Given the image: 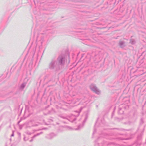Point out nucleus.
I'll return each mask as SVG.
<instances>
[{"label": "nucleus", "instance_id": "obj_5", "mask_svg": "<svg viewBox=\"0 0 146 146\" xmlns=\"http://www.w3.org/2000/svg\"><path fill=\"white\" fill-rule=\"evenodd\" d=\"M128 108V106L127 105L125 106L124 105H121L119 106L118 111L119 113L120 114H123L124 112V110Z\"/></svg>", "mask_w": 146, "mask_h": 146}, {"label": "nucleus", "instance_id": "obj_2", "mask_svg": "<svg viewBox=\"0 0 146 146\" xmlns=\"http://www.w3.org/2000/svg\"><path fill=\"white\" fill-rule=\"evenodd\" d=\"M83 108L82 107L80 108V110L79 111H75V112L76 114H75L74 115H72L70 117V119H67L68 120H69L70 121L73 122L76 120V118L75 117V116H78L79 115L80 113L82 111V110L83 109Z\"/></svg>", "mask_w": 146, "mask_h": 146}, {"label": "nucleus", "instance_id": "obj_7", "mask_svg": "<svg viewBox=\"0 0 146 146\" xmlns=\"http://www.w3.org/2000/svg\"><path fill=\"white\" fill-rule=\"evenodd\" d=\"M55 136L56 135L52 133L47 135L46 137L48 139H51Z\"/></svg>", "mask_w": 146, "mask_h": 146}, {"label": "nucleus", "instance_id": "obj_15", "mask_svg": "<svg viewBox=\"0 0 146 146\" xmlns=\"http://www.w3.org/2000/svg\"><path fill=\"white\" fill-rule=\"evenodd\" d=\"M14 131H13V133H12V134L11 135V137H13V136H14Z\"/></svg>", "mask_w": 146, "mask_h": 146}, {"label": "nucleus", "instance_id": "obj_3", "mask_svg": "<svg viewBox=\"0 0 146 146\" xmlns=\"http://www.w3.org/2000/svg\"><path fill=\"white\" fill-rule=\"evenodd\" d=\"M56 61H57V63L58 64L59 66H64L65 64V61L64 56L62 55L59 56Z\"/></svg>", "mask_w": 146, "mask_h": 146}, {"label": "nucleus", "instance_id": "obj_1", "mask_svg": "<svg viewBox=\"0 0 146 146\" xmlns=\"http://www.w3.org/2000/svg\"><path fill=\"white\" fill-rule=\"evenodd\" d=\"M49 68L51 69H54L56 70H57L60 69L57 61L54 59H53L51 60L49 64Z\"/></svg>", "mask_w": 146, "mask_h": 146}, {"label": "nucleus", "instance_id": "obj_8", "mask_svg": "<svg viewBox=\"0 0 146 146\" xmlns=\"http://www.w3.org/2000/svg\"><path fill=\"white\" fill-rule=\"evenodd\" d=\"M26 83L25 82L23 83L19 87V89L21 90H23L26 85Z\"/></svg>", "mask_w": 146, "mask_h": 146}, {"label": "nucleus", "instance_id": "obj_14", "mask_svg": "<svg viewBox=\"0 0 146 146\" xmlns=\"http://www.w3.org/2000/svg\"><path fill=\"white\" fill-rule=\"evenodd\" d=\"M26 133L28 135H31V133L28 132H27Z\"/></svg>", "mask_w": 146, "mask_h": 146}, {"label": "nucleus", "instance_id": "obj_20", "mask_svg": "<svg viewBox=\"0 0 146 146\" xmlns=\"http://www.w3.org/2000/svg\"><path fill=\"white\" fill-rule=\"evenodd\" d=\"M77 100H78V101H79V100H80V99H77Z\"/></svg>", "mask_w": 146, "mask_h": 146}, {"label": "nucleus", "instance_id": "obj_9", "mask_svg": "<svg viewBox=\"0 0 146 146\" xmlns=\"http://www.w3.org/2000/svg\"><path fill=\"white\" fill-rule=\"evenodd\" d=\"M125 42L123 41H120L119 42V45L122 48H123L125 46Z\"/></svg>", "mask_w": 146, "mask_h": 146}, {"label": "nucleus", "instance_id": "obj_23", "mask_svg": "<svg viewBox=\"0 0 146 146\" xmlns=\"http://www.w3.org/2000/svg\"><path fill=\"white\" fill-rule=\"evenodd\" d=\"M24 139H25V137H24Z\"/></svg>", "mask_w": 146, "mask_h": 146}, {"label": "nucleus", "instance_id": "obj_22", "mask_svg": "<svg viewBox=\"0 0 146 146\" xmlns=\"http://www.w3.org/2000/svg\"><path fill=\"white\" fill-rule=\"evenodd\" d=\"M128 123V124H130V123L129 122V123Z\"/></svg>", "mask_w": 146, "mask_h": 146}, {"label": "nucleus", "instance_id": "obj_16", "mask_svg": "<svg viewBox=\"0 0 146 146\" xmlns=\"http://www.w3.org/2000/svg\"><path fill=\"white\" fill-rule=\"evenodd\" d=\"M44 124L46 125H49V123H45Z\"/></svg>", "mask_w": 146, "mask_h": 146}, {"label": "nucleus", "instance_id": "obj_21", "mask_svg": "<svg viewBox=\"0 0 146 146\" xmlns=\"http://www.w3.org/2000/svg\"><path fill=\"white\" fill-rule=\"evenodd\" d=\"M20 121H19L18 122V123H20Z\"/></svg>", "mask_w": 146, "mask_h": 146}, {"label": "nucleus", "instance_id": "obj_18", "mask_svg": "<svg viewBox=\"0 0 146 146\" xmlns=\"http://www.w3.org/2000/svg\"><path fill=\"white\" fill-rule=\"evenodd\" d=\"M61 117L62 118H64V119H66V118L65 117H63L62 116H61Z\"/></svg>", "mask_w": 146, "mask_h": 146}, {"label": "nucleus", "instance_id": "obj_6", "mask_svg": "<svg viewBox=\"0 0 146 146\" xmlns=\"http://www.w3.org/2000/svg\"><path fill=\"white\" fill-rule=\"evenodd\" d=\"M88 117V115H87V114H86V116L85 119L83 121L82 124L81 125H80L79 126H78V128H76L75 129L76 130H79L80 129H81L82 127L84 125V123H85V122H86V121Z\"/></svg>", "mask_w": 146, "mask_h": 146}, {"label": "nucleus", "instance_id": "obj_11", "mask_svg": "<svg viewBox=\"0 0 146 146\" xmlns=\"http://www.w3.org/2000/svg\"><path fill=\"white\" fill-rule=\"evenodd\" d=\"M130 42L132 44H134L135 43V41L133 39H131Z\"/></svg>", "mask_w": 146, "mask_h": 146}, {"label": "nucleus", "instance_id": "obj_19", "mask_svg": "<svg viewBox=\"0 0 146 146\" xmlns=\"http://www.w3.org/2000/svg\"><path fill=\"white\" fill-rule=\"evenodd\" d=\"M47 129V128H43L42 129L45 130V129Z\"/></svg>", "mask_w": 146, "mask_h": 146}, {"label": "nucleus", "instance_id": "obj_10", "mask_svg": "<svg viewBox=\"0 0 146 146\" xmlns=\"http://www.w3.org/2000/svg\"><path fill=\"white\" fill-rule=\"evenodd\" d=\"M42 133V132H40L39 133H38L37 134L34 135L32 137V139L31 140H30V142H32L33 141V139L35 138V137H36L37 136H38L40 135Z\"/></svg>", "mask_w": 146, "mask_h": 146}, {"label": "nucleus", "instance_id": "obj_13", "mask_svg": "<svg viewBox=\"0 0 146 146\" xmlns=\"http://www.w3.org/2000/svg\"><path fill=\"white\" fill-rule=\"evenodd\" d=\"M53 121V120L52 119H48V122L49 123Z\"/></svg>", "mask_w": 146, "mask_h": 146}, {"label": "nucleus", "instance_id": "obj_24", "mask_svg": "<svg viewBox=\"0 0 146 146\" xmlns=\"http://www.w3.org/2000/svg\"><path fill=\"white\" fill-rule=\"evenodd\" d=\"M41 44H42V42H41Z\"/></svg>", "mask_w": 146, "mask_h": 146}, {"label": "nucleus", "instance_id": "obj_17", "mask_svg": "<svg viewBox=\"0 0 146 146\" xmlns=\"http://www.w3.org/2000/svg\"><path fill=\"white\" fill-rule=\"evenodd\" d=\"M96 132V130L95 129H94V132H93V134L95 133Z\"/></svg>", "mask_w": 146, "mask_h": 146}, {"label": "nucleus", "instance_id": "obj_12", "mask_svg": "<svg viewBox=\"0 0 146 146\" xmlns=\"http://www.w3.org/2000/svg\"><path fill=\"white\" fill-rule=\"evenodd\" d=\"M39 123H36L35 124H33L32 125V126H36L38 125L39 124Z\"/></svg>", "mask_w": 146, "mask_h": 146}, {"label": "nucleus", "instance_id": "obj_4", "mask_svg": "<svg viewBox=\"0 0 146 146\" xmlns=\"http://www.w3.org/2000/svg\"><path fill=\"white\" fill-rule=\"evenodd\" d=\"M90 89L97 94H99L100 93V91L96 87L94 84H92L90 86Z\"/></svg>", "mask_w": 146, "mask_h": 146}]
</instances>
